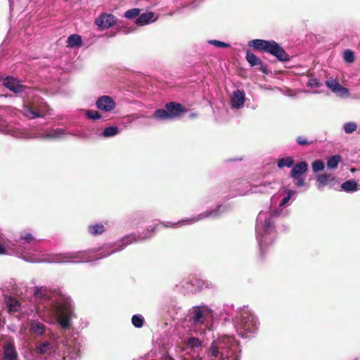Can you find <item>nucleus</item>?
Listing matches in <instances>:
<instances>
[{
	"instance_id": "2",
	"label": "nucleus",
	"mask_w": 360,
	"mask_h": 360,
	"mask_svg": "<svg viewBox=\"0 0 360 360\" xmlns=\"http://www.w3.org/2000/svg\"><path fill=\"white\" fill-rule=\"evenodd\" d=\"M236 328L238 334L243 338H247L249 333L256 329V319L249 311H244L236 318Z\"/></svg>"
},
{
	"instance_id": "1",
	"label": "nucleus",
	"mask_w": 360,
	"mask_h": 360,
	"mask_svg": "<svg viewBox=\"0 0 360 360\" xmlns=\"http://www.w3.org/2000/svg\"><path fill=\"white\" fill-rule=\"evenodd\" d=\"M248 44L255 50L266 52L275 56L281 62L290 60L289 55L279 44L274 40L267 41L257 39L249 41Z\"/></svg>"
},
{
	"instance_id": "11",
	"label": "nucleus",
	"mask_w": 360,
	"mask_h": 360,
	"mask_svg": "<svg viewBox=\"0 0 360 360\" xmlns=\"http://www.w3.org/2000/svg\"><path fill=\"white\" fill-rule=\"evenodd\" d=\"M245 58L251 67L259 65V69L265 75L268 74V70L266 66L263 65L262 60L253 53L248 51L246 52Z\"/></svg>"
},
{
	"instance_id": "39",
	"label": "nucleus",
	"mask_w": 360,
	"mask_h": 360,
	"mask_svg": "<svg viewBox=\"0 0 360 360\" xmlns=\"http://www.w3.org/2000/svg\"><path fill=\"white\" fill-rule=\"evenodd\" d=\"M20 239L21 240H23V244H28V243H31L32 241H34L35 239L32 236V235L31 233H27L24 235H22L20 238Z\"/></svg>"
},
{
	"instance_id": "48",
	"label": "nucleus",
	"mask_w": 360,
	"mask_h": 360,
	"mask_svg": "<svg viewBox=\"0 0 360 360\" xmlns=\"http://www.w3.org/2000/svg\"><path fill=\"white\" fill-rule=\"evenodd\" d=\"M266 224L270 225V220H268V221L266 220L265 221V225H266Z\"/></svg>"
},
{
	"instance_id": "26",
	"label": "nucleus",
	"mask_w": 360,
	"mask_h": 360,
	"mask_svg": "<svg viewBox=\"0 0 360 360\" xmlns=\"http://www.w3.org/2000/svg\"><path fill=\"white\" fill-rule=\"evenodd\" d=\"M6 303L10 312H15L19 310L20 304L15 298L10 297Z\"/></svg>"
},
{
	"instance_id": "42",
	"label": "nucleus",
	"mask_w": 360,
	"mask_h": 360,
	"mask_svg": "<svg viewBox=\"0 0 360 360\" xmlns=\"http://www.w3.org/2000/svg\"><path fill=\"white\" fill-rule=\"evenodd\" d=\"M307 85L311 87H319L321 84L317 79L312 78L308 81Z\"/></svg>"
},
{
	"instance_id": "47",
	"label": "nucleus",
	"mask_w": 360,
	"mask_h": 360,
	"mask_svg": "<svg viewBox=\"0 0 360 360\" xmlns=\"http://www.w3.org/2000/svg\"><path fill=\"white\" fill-rule=\"evenodd\" d=\"M198 114L197 112H192L188 115V117L191 120L195 119V118L198 117Z\"/></svg>"
},
{
	"instance_id": "7",
	"label": "nucleus",
	"mask_w": 360,
	"mask_h": 360,
	"mask_svg": "<svg viewBox=\"0 0 360 360\" xmlns=\"http://www.w3.org/2000/svg\"><path fill=\"white\" fill-rule=\"evenodd\" d=\"M59 257L61 262H88L93 259L87 252H67Z\"/></svg>"
},
{
	"instance_id": "8",
	"label": "nucleus",
	"mask_w": 360,
	"mask_h": 360,
	"mask_svg": "<svg viewBox=\"0 0 360 360\" xmlns=\"http://www.w3.org/2000/svg\"><path fill=\"white\" fill-rule=\"evenodd\" d=\"M117 21V18L110 13H102L95 20V24L98 25L101 30H106L112 27Z\"/></svg>"
},
{
	"instance_id": "37",
	"label": "nucleus",
	"mask_w": 360,
	"mask_h": 360,
	"mask_svg": "<svg viewBox=\"0 0 360 360\" xmlns=\"http://www.w3.org/2000/svg\"><path fill=\"white\" fill-rule=\"evenodd\" d=\"M296 141L297 143L300 145V146H309V145H311L314 143L313 141H309L307 139V138H306L305 136H299L297 137L296 139Z\"/></svg>"
},
{
	"instance_id": "35",
	"label": "nucleus",
	"mask_w": 360,
	"mask_h": 360,
	"mask_svg": "<svg viewBox=\"0 0 360 360\" xmlns=\"http://www.w3.org/2000/svg\"><path fill=\"white\" fill-rule=\"evenodd\" d=\"M140 11L141 10L136 8L128 10L125 12L124 17L128 19H132L136 16H139Z\"/></svg>"
},
{
	"instance_id": "9",
	"label": "nucleus",
	"mask_w": 360,
	"mask_h": 360,
	"mask_svg": "<svg viewBox=\"0 0 360 360\" xmlns=\"http://www.w3.org/2000/svg\"><path fill=\"white\" fill-rule=\"evenodd\" d=\"M2 85L13 92L19 94L24 91L25 86L20 84V81L13 77H8L2 80Z\"/></svg>"
},
{
	"instance_id": "28",
	"label": "nucleus",
	"mask_w": 360,
	"mask_h": 360,
	"mask_svg": "<svg viewBox=\"0 0 360 360\" xmlns=\"http://www.w3.org/2000/svg\"><path fill=\"white\" fill-rule=\"evenodd\" d=\"M88 230L91 235L96 236L102 234L105 231V228L103 224H97L89 226Z\"/></svg>"
},
{
	"instance_id": "46",
	"label": "nucleus",
	"mask_w": 360,
	"mask_h": 360,
	"mask_svg": "<svg viewBox=\"0 0 360 360\" xmlns=\"http://www.w3.org/2000/svg\"><path fill=\"white\" fill-rule=\"evenodd\" d=\"M129 238H130L131 243L138 241V240H139L138 238L136 237V236H135V235L130 236H129Z\"/></svg>"
},
{
	"instance_id": "40",
	"label": "nucleus",
	"mask_w": 360,
	"mask_h": 360,
	"mask_svg": "<svg viewBox=\"0 0 360 360\" xmlns=\"http://www.w3.org/2000/svg\"><path fill=\"white\" fill-rule=\"evenodd\" d=\"M210 43L211 44H213L215 46L219 47V48H228L230 46V44L224 43L223 41H218V40H211V41H210Z\"/></svg>"
},
{
	"instance_id": "21",
	"label": "nucleus",
	"mask_w": 360,
	"mask_h": 360,
	"mask_svg": "<svg viewBox=\"0 0 360 360\" xmlns=\"http://www.w3.org/2000/svg\"><path fill=\"white\" fill-rule=\"evenodd\" d=\"M46 329V326L44 323L38 321H32L30 323V330L33 333L42 335L44 333Z\"/></svg>"
},
{
	"instance_id": "13",
	"label": "nucleus",
	"mask_w": 360,
	"mask_h": 360,
	"mask_svg": "<svg viewBox=\"0 0 360 360\" xmlns=\"http://www.w3.org/2000/svg\"><path fill=\"white\" fill-rule=\"evenodd\" d=\"M326 85L329 88L333 93L340 94L341 95L347 94L349 93L348 89L340 85L339 82L336 79H328L326 82Z\"/></svg>"
},
{
	"instance_id": "20",
	"label": "nucleus",
	"mask_w": 360,
	"mask_h": 360,
	"mask_svg": "<svg viewBox=\"0 0 360 360\" xmlns=\"http://www.w3.org/2000/svg\"><path fill=\"white\" fill-rule=\"evenodd\" d=\"M154 13L152 12H146L139 15L135 22L137 25L143 26L149 23L153 18Z\"/></svg>"
},
{
	"instance_id": "44",
	"label": "nucleus",
	"mask_w": 360,
	"mask_h": 360,
	"mask_svg": "<svg viewBox=\"0 0 360 360\" xmlns=\"http://www.w3.org/2000/svg\"><path fill=\"white\" fill-rule=\"evenodd\" d=\"M195 283H196V284L200 287L201 285H202V282L196 278H193V279H191L189 282H187V283H189L191 284V285L194 286L195 284Z\"/></svg>"
},
{
	"instance_id": "18",
	"label": "nucleus",
	"mask_w": 360,
	"mask_h": 360,
	"mask_svg": "<svg viewBox=\"0 0 360 360\" xmlns=\"http://www.w3.org/2000/svg\"><path fill=\"white\" fill-rule=\"evenodd\" d=\"M82 45V39L79 34H71L68 37L67 46L70 48H77Z\"/></svg>"
},
{
	"instance_id": "16",
	"label": "nucleus",
	"mask_w": 360,
	"mask_h": 360,
	"mask_svg": "<svg viewBox=\"0 0 360 360\" xmlns=\"http://www.w3.org/2000/svg\"><path fill=\"white\" fill-rule=\"evenodd\" d=\"M307 170V163L306 162H300L296 164L290 172V177L302 176Z\"/></svg>"
},
{
	"instance_id": "33",
	"label": "nucleus",
	"mask_w": 360,
	"mask_h": 360,
	"mask_svg": "<svg viewBox=\"0 0 360 360\" xmlns=\"http://www.w3.org/2000/svg\"><path fill=\"white\" fill-rule=\"evenodd\" d=\"M357 125L354 122H347L344 124L343 129L345 133L351 134L356 130Z\"/></svg>"
},
{
	"instance_id": "19",
	"label": "nucleus",
	"mask_w": 360,
	"mask_h": 360,
	"mask_svg": "<svg viewBox=\"0 0 360 360\" xmlns=\"http://www.w3.org/2000/svg\"><path fill=\"white\" fill-rule=\"evenodd\" d=\"M53 348L51 342L44 341L39 342L35 347V352L38 354H45L49 352Z\"/></svg>"
},
{
	"instance_id": "3",
	"label": "nucleus",
	"mask_w": 360,
	"mask_h": 360,
	"mask_svg": "<svg viewBox=\"0 0 360 360\" xmlns=\"http://www.w3.org/2000/svg\"><path fill=\"white\" fill-rule=\"evenodd\" d=\"M186 112L187 109L181 103L169 102L166 103L165 109L160 108L156 110L154 112L153 117L159 120H172Z\"/></svg>"
},
{
	"instance_id": "14",
	"label": "nucleus",
	"mask_w": 360,
	"mask_h": 360,
	"mask_svg": "<svg viewBox=\"0 0 360 360\" xmlns=\"http://www.w3.org/2000/svg\"><path fill=\"white\" fill-rule=\"evenodd\" d=\"M316 181L318 188H321L328 184L336 183L337 180L333 174L324 173L316 176Z\"/></svg>"
},
{
	"instance_id": "45",
	"label": "nucleus",
	"mask_w": 360,
	"mask_h": 360,
	"mask_svg": "<svg viewBox=\"0 0 360 360\" xmlns=\"http://www.w3.org/2000/svg\"><path fill=\"white\" fill-rule=\"evenodd\" d=\"M6 253V250L3 245L0 243V255H5Z\"/></svg>"
},
{
	"instance_id": "29",
	"label": "nucleus",
	"mask_w": 360,
	"mask_h": 360,
	"mask_svg": "<svg viewBox=\"0 0 360 360\" xmlns=\"http://www.w3.org/2000/svg\"><path fill=\"white\" fill-rule=\"evenodd\" d=\"M119 132V129L115 126H110L104 129L102 132V134L105 137H110L115 136Z\"/></svg>"
},
{
	"instance_id": "25",
	"label": "nucleus",
	"mask_w": 360,
	"mask_h": 360,
	"mask_svg": "<svg viewBox=\"0 0 360 360\" xmlns=\"http://www.w3.org/2000/svg\"><path fill=\"white\" fill-rule=\"evenodd\" d=\"M342 158L340 155H335L328 158L327 161V167L330 169H334L338 167Z\"/></svg>"
},
{
	"instance_id": "31",
	"label": "nucleus",
	"mask_w": 360,
	"mask_h": 360,
	"mask_svg": "<svg viewBox=\"0 0 360 360\" xmlns=\"http://www.w3.org/2000/svg\"><path fill=\"white\" fill-rule=\"evenodd\" d=\"M131 323L136 328H141L144 323V319L141 315H134L131 318Z\"/></svg>"
},
{
	"instance_id": "43",
	"label": "nucleus",
	"mask_w": 360,
	"mask_h": 360,
	"mask_svg": "<svg viewBox=\"0 0 360 360\" xmlns=\"http://www.w3.org/2000/svg\"><path fill=\"white\" fill-rule=\"evenodd\" d=\"M291 193H292V191H289V193H288V196H286V197L283 198L281 200V202H280V205H279L281 207H282V206L285 205V204H286V203L290 200V198H291Z\"/></svg>"
},
{
	"instance_id": "5",
	"label": "nucleus",
	"mask_w": 360,
	"mask_h": 360,
	"mask_svg": "<svg viewBox=\"0 0 360 360\" xmlns=\"http://www.w3.org/2000/svg\"><path fill=\"white\" fill-rule=\"evenodd\" d=\"M72 313L73 310L71 305L67 302H64L58 307V321L63 328L66 329L70 326Z\"/></svg>"
},
{
	"instance_id": "36",
	"label": "nucleus",
	"mask_w": 360,
	"mask_h": 360,
	"mask_svg": "<svg viewBox=\"0 0 360 360\" xmlns=\"http://www.w3.org/2000/svg\"><path fill=\"white\" fill-rule=\"evenodd\" d=\"M344 60L347 63H352L354 61V54L350 49H347L344 51Z\"/></svg>"
},
{
	"instance_id": "10",
	"label": "nucleus",
	"mask_w": 360,
	"mask_h": 360,
	"mask_svg": "<svg viewBox=\"0 0 360 360\" xmlns=\"http://www.w3.org/2000/svg\"><path fill=\"white\" fill-rule=\"evenodd\" d=\"M96 107L105 112H110L115 108V102L108 96L99 97L96 103Z\"/></svg>"
},
{
	"instance_id": "38",
	"label": "nucleus",
	"mask_w": 360,
	"mask_h": 360,
	"mask_svg": "<svg viewBox=\"0 0 360 360\" xmlns=\"http://www.w3.org/2000/svg\"><path fill=\"white\" fill-rule=\"evenodd\" d=\"M86 115L87 116L88 118H89L91 120H98V119L101 118V114L98 111H96V110H87L86 112Z\"/></svg>"
},
{
	"instance_id": "23",
	"label": "nucleus",
	"mask_w": 360,
	"mask_h": 360,
	"mask_svg": "<svg viewBox=\"0 0 360 360\" xmlns=\"http://www.w3.org/2000/svg\"><path fill=\"white\" fill-rule=\"evenodd\" d=\"M294 165V160L292 157H286L279 158L277 161V166L279 169H282L284 167H291Z\"/></svg>"
},
{
	"instance_id": "22",
	"label": "nucleus",
	"mask_w": 360,
	"mask_h": 360,
	"mask_svg": "<svg viewBox=\"0 0 360 360\" xmlns=\"http://www.w3.org/2000/svg\"><path fill=\"white\" fill-rule=\"evenodd\" d=\"M221 207V205H219L217 206V208L215 209V210H206L202 213H200L196 219H195V221H197L198 220H200V219H205V218H207V217H217L219 215V209Z\"/></svg>"
},
{
	"instance_id": "15",
	"label": "nucleus",
	"mask_w": 360,
	"mask_h": 360,
	"mask_svg": "<svg viewBox=\"0 0 360 360\" xmlns=\"http://www.w3.org/2000/svg\"><path fill=\"white\" fill-rule=\"evenodd\" d=\"M231 101L233 108H239L243 106L245 102L244 92L238 89L234 91Z\"/></svg>"
},
{
	"instance_id": "41",
	"label": "nucleus",
	"mask_w": 360,
	"mask_h": 360,
	"mask_svg": "<svg viewBox=\"0 0 360 360\" xmlns=\"http://www.w3.org/2000/svg\"><path fill=\"white\" fill-rule=\"evenodd\" d=\"M295 180V184L297 187L303 186L305 184L304 179L302 176L292 177Z\"/></svg>"
},
{
	"instance_id": "34",
	"label": "nucleus",
	"mask_w": 360,
	"mask_h": 360,
	"mask_svg": "<svg viewBox=\"0 0 360 360\" xmlns=\"http://www.w3.org/2000/svg\"><path fill=\"white\" fill-rule=\"evenodd\" d=\"M325 165L321 160H316L311 164L312 169L314 172L322 171L324 169Z\"/></svg>"
},
{
	"instance_id": "30",
	"label": "nucleus",
	"mask_w": 360,
	"mask_h": 360,
	"mask_svg": "<svg viewBox=\"0 0 360 360\" xmlns=\"http://www.w3.org/2000/svg\"><path fill=\"white\" fill-rule=\"evenodd\" d=\"M27 112L30 115L31 118H37V117H44V113L39 112L38 110L35 109V108L33 106H27Z\"/></svg>"
},
{
	"instance_id": "6",
	"label": "nucleus",
	"mask_w": 360,
	"mask_h": 360,
	"mask_svg": "<svg viewBox=\"0 0 360 360\" xmlns=\"http://www.w3.org/2000/svg\"><path fill=\"white\" fill-rule=\"evenodd\" d=\"M210 310L205 307H195L191 312V320L194 325H202L210 316Z\"/></svg>"
},
{
	"instance_id": "49",
	"label": "nucleus",
	"mask_w": 360,
	"mask_h": 360,
	"mask_svg": "<svg viewBox=\"0 0 360 360\" xmlns=\"http://www.w3.org/2000/svg\"><path fill=\"white\" fill-rule=\"evenodd\" d=\"M155 228H156V226L153 227V231H155Z\"/></svg>"
},
{
	"instance_id": "32",
	"label": "nucleus",
	"mask_w": 360,
	"mask_h": 360,
	"mask_svg": "<svg viewBox=\"0 0 360 360\" xmlns=\"http://www.w3.org/2000/svg\"><path fill=\"white\" fill-rule=\"evenodd\" d=\"M63 134V131L62 129H56L47 132L45 136L48 139H58L60 138Z\"/></svg>"
},
{
	"instance_id": "27",
	"label": "nucleus",
	"mask_w": 360,
	"mask_h": 360,
	"mask_svg": "<svg viewBox=\"0 0 360 360\" xmlns=\"http://www.w3.org/2000/svg\"><path fill=\"white\" fill-rule=\"evenodd\" d=\"M186 347L191 349L198 348L201 346V342L200 340L195 337L189 338L187 340L184 342Z\"/></svg>"
},
{
	"instance_id": "50",
	"label": "nucleus",
	"mask_w": 360,
	"mask_h": 360,
	"mask_svg": "<svg viewBox=\"0 0 360 360\" xmlns=\"http://www.w3.org/2000/svg\"><path fill=\"white\" fill-rule=\"evenodd\" d=\"M354 360H359V358H356Z\"/></svg>"
},
{
	"instance_id": "4",
	"label": "nucleus",
	"mask_w": 360,
	"mask_h": 360,
	"mask_svg": "<svg viewBox=\"0 0 360 360\" xmlns=\"http://www.w3.org/2000/svg\"><path fill=\"white\" fill-rule=\"evenodd\" d=\"M209 353L212 357L218 360H236L234 352L225 346L222 342H214L212 343Z\"/></svg>"
},
{
	"instance_id": "24",
	"label": "nucleus",
	"mask_w": 360,
	"mask_h": 360,
	"mask_svg": "<svg viewBox=\"0 0 360 360\" xmlns=\"http://www.w3.org/2000/svg\"><path fill=\"white\" fill-rule=\"evenodd\" d=\"M358 184L357 183L353 180H348L342 184L341 188L347 192L355 191L357 190Z\"/></svg>"
},
{
	"instance_id": "17",
	"label": "nucleus",
	"mask_w": 360,
	"mask_h": 360,
	"mask_svg": "<svg viewBox=\"0 0 360 360\" xmlns=\"http://www.w3.org/2000/svg\"><path fill=\"white\" fill-rule=\"evenodd\" d=\"M34 296L41 301H47L51 299L50 292L46 288L44 287H35L34 290Z\"/></svg>"
},
{
	"instance_id": "12",
	"label": "nucleus",
	"mask_w": 360,
	"mask_h": 360,
	"mask_svg": "<svg viewBox=\"0 0 360 360\" xmlns=\"http://www.w3.org/2000/svg\"><path fill=\"white\" fill-rule=\"evenodd\" d=\"M3 360H18V352L13 342H8L4 346Z\"/></svg>"
}]
</instances>
